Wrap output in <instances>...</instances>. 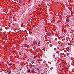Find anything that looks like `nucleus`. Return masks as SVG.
I'll return each instance as SVG.
<instances>
[{"mask_svg": "<svg viewBox=\"0 0 74 74\" xmlns=\"http://www.w3.org/2000/svg\"><path fill=\"white\" fill-rule=\"evenodd\" d=\"M33 44L34 45H36V44H37V42L36 41L34 40L33 42Z\"/></svg>", "mask_w": 74, "mask_h": 74, "instance_id": "f257e3e1", "label": "nucleus"}, {"mask_svg": "<svg viewBox=\"0 0 74 74\" xmlns=\"http://www.w3.org/2000/svg\"><path fill=\"white\" fill-rule=\"evenodd\" d=\"M23 2V0H19V3L20 4H22V3Z\"/></svg>", "mask_w": 74, "mask_h": 74, "instance_id": "f03ea898", "label": "nucleus"}, {"mask_svg": "<svg viewBox=\"0 0 74 74\" xmlns=\"http://www.w3.org/2000/svg\"><path fill=\"white\" fill-rule=\"evenodd\" d=\"M66 22H69V21H70V20L69 18H66Z\"/></svg>", "mask_w": 74, "mask_h": 74, "instance_id": "7ed1b4c3", "label": "nucleus"}, {"mask_svg": "<svg viewBox=\"0 0 74 74\" xmlns=\"http://www.w3.org/2000/svg\"><path fill=\"white\" fill-rule=\"evenodd\" d=\"M8 74H11V70H9L8 71Z\"/></svg>", "mask_w": 74, "mask_h": 74, "instance_id": "20e7f679", "label": "nucleus"}, {"mask_svg": "<svg viewBox=\"0 0 74 74\" xmlns=\"http://www.w3.org/2000/svg\"><path fill=\"white\" fill-rule=\"evenodd\" d=\"M39 31H40L41 32V27H39V29H38Z\"/></svg>", "mask_w": 74, "mask_h": 74, "instance_id": "39448f33", "label": "nucleus"}, {"mask_svg": "<svg viewBox=\"0 0 74 74\" xmlns=\"http://www.w3.org/2000/svg\"><path fill=\"white\" fill-rule=\"evenodd\" d=\"M8 66H11L12 65V64L11 63V64H8Z\"/></svg>", "mask_w": 74, "mask_h": 74, "instance_id": "423d86ee", "label": "nucleus"}, {"mask_svg": "<svg viewBox=\"0 0 74 74\" xmlns=\"http://www.w3.org/2000/svg\"><path fill=\"white\" fill-rule=\"evenodd\" d=\"M27 48H29V45H27Z\"/></svg>", "mask_w": 74, "mask_h": 74, "instance_id": "0eeeda50", "label": "nucleus"}, {"mask_svg": "<svg viewBox=\"0 0 74 74\" xmlns=\"http://www.w3.org/2000/svg\"><path fill=\"white\" fill-rule=\"evenodd\" d=\"M27 72L30 73V70L29 69L28 70V71Z\"/></svg>", "mask_w": 74, "mask_h": 74, "instance_id": "6e6552de", "label": "nucleus"}, {"mask_svg": "<svg viewBox=\"0 0 74 74\" xmlns=\"http://www.w3.org/2000/svg\"><path fill=\"white\" fill-rule=\"evenodd\" d=\"M32 71H34V69H33L32 70Z\"/></svg>", "mask_w": 74, "mask_h": 74, "instance_id": "1a4fd4ad", "label": "nucleus"}, {"mask_svg": "<svg viewBox=\"0 0 74 74\" xmlns=\"http://www.w3.org/2000/svg\"><path fill=\"white\" fill-rule=\"evenodd\" d=\"M37 70H39V69L38 68H37Z\"/></svg>", "mask_w": 74, "mask_h": 74, "instance_id": "9d476101", "label": "nucleus"}, {"mask_svg": "<svg viewBox=\"0 0 74 74\" xmlns=\"http://www.w3.org/2000/svg\"><path fill=\"white\" fill-rule=\"evenodd\" d=\"M23 25V23H22L21 24V25Z\"/></svg>", "mask_w": 74, "mask_h": 74, "instance_id": "9b49d317", "label": "nucleus"}, {"mask_svg": "<svg viewBox=\"0 0 74 74\" xmlns=\"http://www.w3.org/2000/svg\"><path fill=\"white\" fill-rule=\"evenodd\" d=\"M49 34H51V33H50L49 32Z\"/></svg>", "mask_w": 74, "mask_h": 74, "instance_id": "f8f14e48", "label": "nucleus"}, {"mask_svg": "<svg viewBox=\"0 0 74 74\" xmlns=\"http://www.w3.org/2000/svg\"><path fill=\"white\" fill-rule=\"evenodd\" d=\"M26 66L27 67V66H28V65H27Z\"/></svg>", "mask_w": 74, "mask_h": 74, "instance_id": "ddd939ff", "label": "nucleus"}, {"mask_svg": "<svg viewBox=\"0 0 74 74\" xmlns=\"http://www.w3.org/2000/svg\"><path fill=\"white\" fill-rule=\"evenodd\" d=\"M19 70L20 71H21V69H20Z\"/></svg>", "mask_w": 74, "mask_h": 74, "instance_id": "4468645a", "label": "nucleus"}, {"mask_svg": "<svg viewBox=\"0 0 74 74\" xmlns=\"http://www.w3.org/2000/svg\"><path fill=\"white\" fill-rule=\"evenodd\" d=\"M67 55H69V54L68 53H67Z\"/></svg>", "mask_w": 74, "mask_h": 74, "instance_id": "2eb2a0df", "label": "nucleus"}, {"mask_svg": "<svg viewBox=\"0 0 74 74\" xmlns=\"http://www.w3.org/2000/svg\"><path fill=\"white\" fill-rule=\"evenodd\" d=\"M6 73H7V72H6Z\"/></svg>", "mask_w": 74, "mask_h": 74, "instance_id": "dca6fc26", "label": "nucleus"}, {"mask_svg": "<svg viewBox=\"0 0 74 74\" xmlns=\"http://www.w3.org/2000/svg\"><path fill=\"white\" fill-rule=\"evenodd\" d=\"M27 69H28V67H27Z\"/></svg>", "mask_w": 74, "mask_h": 74, "instance_id": "f3484780", "label": "nucleus"}, {"mask_svg": "<svg viewBox=\"0 0 74 74\" xmlns=\"http://www.w3.org/2000/svg\"><path fill=\"white\" fill-rule=\"evenodd\" d=\"M0 70H1V69L0 68Z\"/></svg>", "mask_w": 74, "mask_h": 74, "instance_id": "a211bd4d", "label": "nucleus"}]
</instances>
